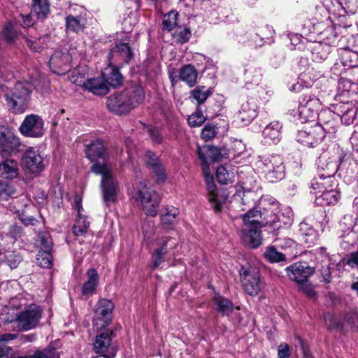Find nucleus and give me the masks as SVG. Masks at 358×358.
Segmentation results:
<instances>
[{
	"label": "nucleus",
	"instance_id": "09e8293b",
	"mask_svg": "<svg viewBox=\"0 0 358 358\" xmlns=\"http://www.w3.org/2000/svg\"><path fill=\"white\" fill-rule=\"evenodd\" d=\"M264 256L271 263L280 262L285 259V255L278 252L274 247L267 248L264 252Z\"/></svg>",
	"mask_w": 358,
	"mask_h": 358
},
{
	"label": "nucleus",
	"instance_id": "0e129e2a",
	"mask_svg": "<svg viewBox=\"0 0 358 358\" xmlns=\"http://www.w3.org/2000/svg\"><path fill=\"white\" fill-rule=\"evenodd\" d=\"M345 264L351 268L358 266V250L350 253Z\"/></svg>",
	"mask_w": 358,
	"mask_h": 358
},
{
	"label": "nucleus",
	"instance_id": "58836bf2",
	"mask_svg": "<svg viewBox=\"0 0 358 358\" xmlns=\"http://www.w3.org/2000/svg\"><path fill=\"white\" fill-rule=\"evenodd\" d=\"M178 13L172 10L163 16L162 29L164 31H171L177 24Z\"/></svg>",
	"mask_w": 358,
	"mask_h": 358
},
{
	"label": "nucleus",
	"instance_id": "1a4fd4ad",
	"mask_svg": "<svg viewBox=\"0 0 358 358\" xmlns=\"http://www.w3.org/2000/svg\"><path fill=\"white\" fill-rule=\"evenodd\" d=\"M325 8V17L331 14L338 17H344L345 14H355L358 10V0H320Z\"/></svg>",
	"mask_w": 358,
	"mask_h": 358
},
{
	"label": "nucleus",
	"instance_id": "2eb2a0df",
	"mask_svg": "<svg viewBox=\"0 0 358 358\" xmlns=\"http://www.w3.org/2000/svg\"><path fill=\"white\" fill-rule=\"evenodd\" d=\"M112 334L113 332L107 329L96 336L93 346L99 355L93 358H113L115 355L116 349L111 345Z\"/></svg>",
	"mask_w": 358,
	"mask_h": 358
},
{
	"label": "nucleus",
	"instance_id": "2f4dec72",
	"mask_svg": "<svg viewBox=\"0 0 358 358\" xmlns=\"http://www.w3.org/2000/svg\"><path fill=\"white\" fill-rule=\"evenodd\" d=\"M85 19L81 15H68L66 17V30L68 32L79 33L83 31L85 25Z\"/></svg>",
	"mask_w": 358,
	"mask_h": 358
},
{
	"label": "nucleus",
	"instance_id": "c9c22d12",
	"mask_svg": "<svg viewBox=\"0 0 358 358\" xmlns=\"http://www.w3.org/2000/svg\"><path fill=\"white\" fill-rule=\"evenodd\" d=\"M49 3L48 0H33L32 13L38 18L43 19L49 13Z\"/></svg>",
	"mask_w": 358,
	"mask_h": 358
},
{
	"label": "nucleus",
	"instance_id": "9d476101",
	"mask_svg": "<svg viewBox=\"0 0 358 358\" xmlns=\"http://www.w3.org/2000/svg\"><path fill=\"white\" fill-rule=\"evenodd\" d=\"M240 276L245 292L250 296L257 295L264 287V282L255 268L242 266Z\"/></svg>",
	"mask_w": 358,
	"mask_h": 358
},
{
	"label": "nucleus",
	"instance_id": "72a5a7b5",
	"mask_svg": "<svg viewBox=\"0 0 358 358\" xmlns=\"http://www.w3.org/2000/svg\"><path fill=\"white\" fill-rule=\"evenodd\" d=\"M213 301L216 305L217 311L223 315L230 317L231 314L233 313L234 307L229 299L221 296H215L213 299Z\"/></svg>",
	"mask_w": 358,
	"mask_h": 358
},
{
	"label": "nucleus",
	"instance_id": "e2e57ef3",
	"mask_svg": "<svg viewBox=\"0 0 358 358\" xmlns=\"http://www.w3.org/2000/svg\"><path fill=\"white\" fill-rule=\"evenodd\" d=\"M278 358H289L290 350H289V347L287 344L281 343L278 346Z\"/></svg>",
	"mask_w": 358,
	"mask_h": 358
},
{
	"label": "nucleus",
	"instance_id": "4be33fe9",
	"mask_svg": "<svg viewBox=\"0 0 358 358\" xmlns=\"http://www.w3.org/2000/svg\"><path fill=\"white\" fill-rule=\"evenodd\" d=\"M281 127L278 122H273L268 124L262 131V143L269 145L277 144L280 140Z\"/></svg>",
	"mask_w": 358,
	"mask_h": 358
},
{
	"label": "nucleus",
	"instance_id": "f3484780",
	"mask_svg": "<svg viewBox=\"0 0 358 358\" xmlns=\"http://www.w3.org/2000/svg\"><path fill=\"white\" fill-rule=\"evenodd\" d=\"M19 130L26 137H41L45 131L44 121L38 115H27L20 126Z\"/></svg>",
	"mask_w": 358,
	"mask_h": 358
},
{
	"label": "nucleus",
	"instance_id": "20e7f679",
	"mask_svg": "<svg viewBox=\"0 0 358 358\" xmlns=\"http://www.w3.org/2000/svg\"><path fill=\"white\" fill-rule=\"evenodd\" d=\"M317 11H320V14L324 20H321L319 22V19L315 17L318 22L317 24H315V29L317 32V39L315 40V42H317L320 45L322 43L326 44L327 45H334L338 37V31L337 29H340L341 27L347 28L351 26L350 24H342V21L338 24V27L336 28V24L333 22L330 15L328 14L326 17L324 15L325 8H322L320 5H317L316 7Z\"/></svg>",
	"mask_w": 358,
	"mask_h": 358
},
{
	"label": "nucleus",
	"instance_id": "cd10ccee",
	"mask_svg": "<svg viewBox=\"0 0 358 358\" xmlns=\"http://www.w3.org/2000/svg\"><path fill=\"white\" fill-rule=\"evenodd\" d=\"M273 220H276L275 224H268L274 229H278L282 226L290 225L293 220V213L289 208H285L282 211L279 210L273 213Z\"/></svg>",
	"mask_w": 358,
	"mask_h": 358
},
{
	"label": "nucleus",
	"instance_id": "473e14b6",
	"mask_svg": "<svg viewBox=\"0 0 358 358\" xmlns=\"http://www.w3.org/2000/svg\"><path fill=\"white\" fill-rule=\"evenodd\" d=\"M313 103L310 96H305L299 107V115L306 122L311 121L313 117Z\"/></svg>",
	"mask_w": 358,
	"mask_h": 358
},
{
	"label": "nucleus",
	"instance_id": "680f3d73",
	"mask_svg": "<svg viewBox=\"0 0 358 358\" xmlns=\"http://www.w3.org/2000/svg\"><path fill=\"white\" fill-rule=\"evenodd\" d=\"M18 23L24 28L31 27L34 22L31 15H20V18L17 20Z\"/></svg>",
	"mask_w": 358,
	"mask_h": 358
},
{
	"label": "nucleus",
	"instance_id": "412c9836",
	"mask_svg": "<svg viewBox=\"0 0 358 358\" xmlns=\"http://www.w3.org/2000/svg\"><path fill=\"white\" fill-rule=\"evenodd\" d=\"M133 56L134 53L127 43L116 42L115 46L108 55V61L110 64L115 63L117 65H121L128 64Z\"/></svg>",
	"mask_w": 358,
	"mask_h": 358
},
{
	"label": "nucleus",
	"instance_id": "49530a36",
	"mask_svg": "<svg viewBox=\"0 0 358 358\" xmlns=\"http://www.w3.org/2000/svg\"><path fill=\"white\" fill-rule=\"evenodd\" d=\"M209 95V90L204 86L198 87L191 92V97L194 99L199 104L203 103Z\"/></svg>",
	"mask_w": 358,
	"mask_h": 358
},
{
	"label": "nucleus",
	"instance_id": "37998d69",
	"mask_svg": "<svg viewBox=\"0 0 358 358\" xmlns=\"http://www.w3.org/2000/svg\"><path fill=\"white\" fill-rule=\"evenodd\" d=\"M344 326L354 332H358V313L352 311L346 313L344 318Z\"/></svg>",
	"mask_w": 358,
	"mask_h": 358
},
{
	"label": "nucleus",
	"instance_id": "c756f323",
	"mask_svg": "<svg viewBox=\"0 0 358 358\" xmlns=\"http://www.w3.org/2000/svg\"><path fill=\"white\" fill-rule=\"evenodd\" d=\"M257 115V106L254 102L246 101L241 106L238 118L244 124H248Z\"/></svg>",
	"mask_w": 358,
	"mask_h": 358
},
{
	"label": "nucleus",
	"instance_id": "de8ad7c7",
	"mask_svg": "<svg viewBox=\"0 0 358 358\" xmlns=\"http://www.w3.org/2000/svg\"><path fill=\"white\" fill-rule=\"evenodd\" d=\"M37 243L40 250H52V242L50 234L47 232H41L38 234Z\"/></svg>",
	"mask_w": 358,
	"mask_h": 358
},
{
	"label": "nucleus",
	"instance_id": "bf43d9fd",
	"mask_svg": "<svg viewBox=\"0 0 358 358\" xmlns=\"http://www.w3.org/2000/svg\"><path fill=\"white\" fill-rule=\"evenodd\" d=\"M13 212L18 215L20 220L26 225H34L37 220L32 216L24 217L23 215V210L20 208H16L15 207ZM13 210V209L11 210Z\"/></svg>",
	"mask_w": 358,
	"mask_h": 358
},
{
	"label": "nucleus",
	"instance_id": "79ce46f5",
	"mask_svg": "<svg viewBox=\"0 0 358 358\" xmlns=\"http://www.w3.org/2000/svg\"><path fill=\"white\" fill-rule=\"evenodd\" d=\"M299 231L303 237L304 242L307 243L313 242V229L311 225V220L309 222L307 220L302 221L299 224Z\"/></svg>",
	"mask_w": 358,
	"mask_h": 358
},
{
	"label": "nucleus",
	"instance_id": "ea45409f",
	"mask_svg": "<svg viewBox=\"0 0 358 358\" xmlns=\"http://www.w3.org/2000/svg\"><path fill=\"white\" fill-rule=\"evenodd\" d=\"M90 226V222L83 214L78 215V218L73 227V233L76 236H81L85 233Z\"/></svg>",
	"mask_w": 358,
	"mask_h": 358
},
{
	"label": "nucleus",
	"instance_id": "7ed1b4c3",
	"mask_svg": "<svg viewBox=\"0 0 358 358\" xmlns=\"http://www.w3.org/2000/svg\"><path fill=\"white\" fill-rule=\"evenodd\" d=\"M144 92L141 87L134 86L122 92H117L107 99L108 108L117 115L128 113L143 100Z\"/></svg>",
	"mask_w": 358,
	"mask_h": 358
},
{
	"label": "nucleus",
	"instance_id": "dca6fc26",
	"mask_svg": "<svg viewBox=\"0 0 358 358\" xmlns=\"http://www.w3.org/2000/svg\"><path fill=\"white\" fill-rule=\"evenodd\" d=\"M74 55V52L69 53L66 48L55 51L50 59L51 71L57 75H64L69 72Z\"/></svg>",
	"mask_w": 358,
	"mask_h": 358
},
{
	"label": "nucleus",
	"instance_id": "c85d7f7f",
	"mask_svg": "<svg viewBox=\"0 0 358 358\" xmlns=\"http://www.w3.org/2000/svg\"><path fill=\"white\" fill-rule=\"evenodd\" d=\"M179 210L174 207H168L165 213L162 214L160 222L162 227L165 229H171L178 223V216L179 215Z\"/></svg>",
	"mask_w": 358,
	"mask_h": 358
},
{
	"label": "nucleus",
	"instance_id": "a19ab883",
	"mask_svg": "<svg viewBox=\"0 0 358 358\" xmlns=\"http://www.w3.org/2000/svg\"><path fill=\"white\" fill-rule=\"evenodd\" d=\"M52 250H40L36 256L37 264L43 268H49L52 265Z\"/></svg>",
	"mask_w": 358,
	"mask_h": 358
},
{
	"label": "nucleus",
	"instance_id": "e433bc0d",
	"mask_svg": "<svg viewBox=\"0 0 358 358\" xmlns=\"http://www.w3.org/2000/svg\"><path fill=\"white\" fill-rule=\"evenodd\" d=\"M229 166L227 165L220 166L216 171V178L218 182L221 184H228L231 182L234 177V173L229 169Z\"/></svg>",
	"mask_w": 358,
	"mask_h": 358
},
{
	"label": "nucleus",
	"instance_id": "393cba45",
	"mask_svg": "<svg viewBox=\"0 0 358 358\" xmlns=\"http://www.w3.org/2000/svg\"><path fill=\"white\" fill-rule=\"evenodd\" d=\"M197 155L202 162V168L206 165L208 166V159L211 162L219 160L222 156L219 148L213 146H205L198 148Z\"/></svg>",
	"mask_w": 358,
	"mask_h": 358
},
{
	"label": "nucleus",
	"instance_id": "6e6552de",
	"mask_svg": "<svg viewBox=\"0 0 358 358\" xmlns=\"http://www.w3.org/2000/svg\"><path fill=\"white\" fill-rule=\"evenodd\" d=\"M149 182L146 180L139 182L137 191L134 195L135 199L141 202L143 210L148 215L155 217L158 212L159 200L152 194Z\"/></svg>",
	"mask_w": 358,
	"mask_h": 358
},
{
	"label": "nucleus",
	"instance_id": "f257e3e1",
	"mask_svg": "<svg viewBox=\"0 0 358 358\" xmlns=\"http://www.w3.org/2000/svg\"><path fill=\"white\" fill-rule=\"evenodd\" d=\"M279 210V203L270 196H263L257 207L241 215L243 220L242 238L245 244L256 248L262 244L261 229L268 224H275L273 213Z\"/></svg>",
	"mask_w": 358,
	"mask_h": 358
},
{
	"label": "nucleus",
	"instance_id": "13d9d810",
	"mask_svg": "<svg viewBox=\"0 0 358 358\" xmlns=\"http://www.w3.org/2000/svg\"><path fill=\"white\" fill-rule=\"evenodd\" d=\"M43 39L44 41L45 38H26V42L27 46L29 47V48L34 51V52H39L43 48L42 44L41 43V40Z\"/></svg>",
	"mask_w": 358,
	"mask_h": 358
},
{
	"label": "nucleus",
	"instance_id": "b1692460",
	"mask_svg": "<svg viewBox=\"0 0 358 358\" xmlns=\"http://www.w3.org/2000/svg\"><path fill=\"white\" fill-rule=\"evenodd\" d=\"M115 63L109 62L107 67L101 71V76L109 84V87H117L122 83V77L120 71L115 67Z\"/></svg>",
	"mask_w": 358,
	"mask_h": 358
},
{
	"label": "nucleus",
	"instance_id": "ddd939ff",
	"mask_svg": "<svg viewBox=\"0 0 358 358\" xmlns=\"http://www.w3.org/2000/svg\"><path fill=\"white\" fill-rule=\"evenodd\" d=\"M19 138L8 128L0 126V155L8 157L20 152Z\"/></svg>",
	"mask_w": 358,
	"mask_h": 358
},
{
	"label": "nucleus",
	"instance_id": "4d7b16f0",
	"mask_svg": "<svg viewBox=\"0 0 358 358\" xmlns=\"http://www.w3.org/2000/svg\"><path fill=\"white\" fill-rule=\"evenodd\" d=\"M312 71L313 69L311 68L308 72H303L299 75V80L301 82V84H303L305 88H310L313 85Z\"/></svg>",
	"mask_w": 358,
	"mask_h": 358
},
{
	"label": "nucleus",
	"instance_id": "f704fd0d",
	"mask_svg": "<svg viewBox=\"0 0 358 358\" xmlns=\"http://www.w3.org/2000/svg\"><path fill=\"white\" fill-rule=\"evenodd\" d=\"M142 234L143 242L147 245H152L155 238V225L153 222L148 221L144 222L142 226Z\"/></svg>",
	"mask_w": 358,
	"mask_h": 358
},
{
	"label": "nucleus",
	"instance_id": "603ef678",
	"mask_svg": "<svg viewBox=\"0 0 358 358\" xmlns=\"http://www.w3.org/2000/svg\"><path fill=\"white\" fill-rule=\"evenodd\" d=\"M154 176L156 178L157 183L164 182L166 178V171L162 165L159 163L155 164V165L150 167Z\"/></svg>",
	"mask_w": 358,
	"mask_h": 358
},
{
	"label": "nucleus",
	"instance_id": "7c9ffc66",
	"mask_svg": "<svg viewBox=\"0 0 358 358\" xmlns=\"http://www.w3.org/2000/svg\"><path fill=\"white\" fill-rule=\"evenodd\" d=\"M197 76V71L191 64L184 66L179 71V79L185 82L190 87L196 84Z\"/></svg>",
	"mask_w": 358,
	"mask_h": 358
},
{
	"label": "nucleus",
	"instance_id": "6ab92c4d",
	"mask_svg": "<svg viewBox=\"0 0 358 358\" xmlns=\"http://www.w3.org/2000/svg\"><path fill=\"white\" fill-rule=\"evenodd\" d=\"M41 309L36 304H31L22 311L17 317L18 327L22 330L34 328L41 318Z\"/></svg>",
	"mask_w": 358,
	"mask_h": 358
},
{
	"label": "nucleus",
	"instance_id": "a878e982",
	"mask_svg": "<svg viewBox=\"0 0 358 358\" xmlns=\"http://www.w3.org/2000/svg\"><path fill=\"white\" fill-rule=\"evenodd\" d=\"M18 164L13 159H6L0 162V177L5 179L15 178L19 173Z\"/></svg>",
	"mask_w": 358,
	"mask_h": 358
},
{
	"label": "nucleus",
	"instance_id": "0eeeda50",
	"mask_svg": "<svg viewBox=\"0 0 358 358\" xmlns=\"http://www.w3.org/2000/svg\"><path fill=\"white\" fill-rule=\"evenodd\" d=\"M31 87L28 83L17 82L12 91L6 94L8 104L15 113H22L27 108Z\"/></svg>",
	"mask_w": 358,
	"mask_h": 358
},
{
	"label": "nucleus",
	"instance_id": "9b49d317",
	"mask_svg": "<svg viewBox=\"0 0 358 358\" xmlns=\"http://www.w3.org/2000/svg\"><path fill=\"white\" fill-rule=\"evenodd\" d=\"M178 244L176 238L171 236H157L153 243L155 248L152 253V268H157L164 261V257L170 250L174 249Z\"/></svg>",
	"mask_w": 358,
	"mask_h": 358
},
{
	"label": "nucleus",
	"instance_id": "c03bdc74",
	"mask_svg": "<svg viewBox=\"0 0 358 358\" xmlns=\"http://www.w3.org/2000/svg\"><path fill=\"white\" fill-rule=\"evenodd\" d=\"M191 36V31L189 28L178 27H176L173 37L176 42L179 43H184L189 41Z\"/></svg>",
	"mask_w": 358,
	"mask_h": 358
},
{
	"label": "nucleus",
	"instance_id": "338daca9",
	"mask_svg": "<svg viewBox=\"0 0 358 358\" xmlns=\"http://www.w3.org/2000/svg\"><path fill=\"white\" fill-rule=\"evenodd\" d=\"M241 203L243 206H245V203L244 202L243 199L241 197L240 194H236L234 196L233 199L231 201V204L233 207H237V206Z\"/></svg>",
	"mask_w": 358,
	"mask_h": 358
},
{
	"label": "nucleus",
	"instance_id": "774afa93",
	"mask_svg": "<svg viewBox=\"0 0 358 358\" xmlns=\"http://www.w3.org/2000/svg\"><path fill=\"white\" fill-rule=\"evenodd\" d=\"M255 180H252L251 179L247 180L246 181L242 182V188L244 192H250L252 189H253L252 184L255 182Z\"/></svg>",
	"mask_w": 358,
	"mask_h": 358
},
{
	"label": "nucleus",
	"instance_id": "aec40b11",
	"mask_svg": "<svg viewBox=\"0 0 358 358\" xmlns=\"http://www.w3.org/2000/svg\"><path fill=\"white\" fill-rule=\"evenodd\" d=\"M202 169L206 183L208 199L214 210L216 212H218L222 209V204L225 201V199L222 195H220L217 192L216 186L213 182V177L210 171L209 167L205 165Z\"/></svg>",
	"mask_w": 358,
	"mask_h": 358
},
{
	"label": "nucleus",
	"instance_id": "a18cd8bd",
	"mask_svg": "<svg viewBox=\"0 0 358 358\" xmlns=\"http://www.w3.org/2000/svg\"><path fill=\"white\" fill-rule=\"evenodd\" d=\"M21 261V256L15 251H6L4 254V262L11 269L17 268Z\"/></svg>",
	"mask_w": 358,
	"mask_h": 358
},
{
	"label": "nucleus",
	"instance_id": "4c0bfd02",
	"mask_svg": "<svg viewBox=\"0 0 358 358\" xmlns=\"http://www.w3.org/2000/svg\"><path fill=\"white\" fill-rule=\"evenodd\" d=\"M296 141L304 146L310 148L313 143L312 127L302 129L298 131Z\"/></svg>",
	"mask_w": 358,
	"mask_h": 358
},
{
	"label": "nucleus",
	"instance_id": "f8f14e48",
	"mask_svg": "<svg viewBox=\"0 0 358 358\" xmlns=\"http://www.w3.org/2000/svg\"><path fill=\"white\" fill-rule=\"evenodd\" d=\"M113 303L111 301L101 299L96 303L93 320L94 329L99 331L109 325L112 319Z\"/></svg>",
	"mask_w": 358,
	"mask_h": 358
},
{
	"label": "nucleus",
	"instance_id": "3c124183",
	"mask_svg": "<svg viewBox=\"0 0 358 358\" xmlns=\"http://www.w3.org/2000/svg\"><path fill=\"white\" fill-rule=\"evenodd\" d=\"M257 94L259 100L265 103L271 98L273 94V91L266 85H260L257 88Z\"/></svg>",
	"mask_w": 358,
	"mask_h": 358
},
{
	"label": "nucleus",
	"instance_id": "5701e85b",
	"mask_svg": "<svg viewBox=\"0 0 358 358\" xmlns=\"http://www.w3.org/2000/svg\"><path fill=\"white\" fill-rule=\"evenodd\" d=\"M86 276L87 280L82 286L81 292L83 296L89 298L95 293L99 277L98 273L94 268L89 269L86 273Z\"/></svg>",
	"mask_w": 358,
	"mask_h": 358
},
{
	"label": "nucleus",
	"instance_id": "8fccbe9b",
	"mask_svg": "<svg viewBox=\"0 0 358 358\" xmlns=\"http://www.w3.org/2000/svg\"><path fill=\"white\" fill-rule=\"evenodd\" d=\"M15 194V189L7 182L0 181V200H8Z\"/></svg>",
	"mask_w": 358,
	"mask_h": 358
},
{
	"label": "nucleus",
	"instance_id": "5fc2aeb1",
	"mask_svg": "<svg viewBox=\"0 0 358 358\" xmlns=\"http://www.w3.org/2000/svg\"><path fill=\"white\" fill-rule=\"evenodd\" d=\"M206 120V117L202 114L201 111L197 110L191 115L187 121L190 127H200Z\"/></svg>",
	"mask_w": 358,
	"mask_h": 358
},
{
	"label": "nucleus",
	"instance_id": "a211bd4d",
	"mask_svg": "<svg viewBox=\"0 0 358 358\" xmlns=\"http://www.w3.org/2000/svg\"><path fill=\"white\" fill-rule=\"evenodd\" d=\"M22 162L25 169L34 174L42 172L45 167V162L38 149L29 148L24 152Z\"/></svg>",
	"mask_w": 358,
	"mask_h": 358
},
{
	"label": "nucleus",
	"instance_id": "052dcab7",
	"mask_svg": "<svg viewBox=\"0 0 358 358\" xmlns=\"http://www.w3.org/2000/svg\"><path fill=\"white\" fill-rule=\"evenodd\" d=\"M148 132L154 143H161L162 142L163 137L162 136L159 130L157 128L149 127Z\"/></svg>",
	"mask_w": 358,
	"mask_h": 358
},
{
	"label": "nucleus",
	"instance_id": "39448f33",
	"mask_svg": "<svg viewBox=\"0 0 358 358\" xmlns=\"http://www.w3.org/2000/svg\"><path fill=\"white\" fill-rule=\"evenodd\" d=\"M313 271L306 262L295 263L287 268V274L289 278L299 285L300 290L306 295L313 296V285L308 282V277Z\"/></svg>",
	"mask_w": 358,
	"mask_h": 358
},
{
	"label": "nucleus",
	"instance_id": "bb28decb",
	"mask_svg": "<svg viewBox=\"0 0 358 358\" xmlns=\"http://www.w3.org/2000/svg\"><path fill=\"white\" fill-rule=\"evenodd\" d=\"M316 259L321 262L322 269L320 271L321 275L323 281L329 282L331 281V269L329 267L331 258L326 252V249L320 248V250L316 254Z\"/></svg>",
	"mask_w": 358,
	"mask_h": 358
},
{
	"label": "nucleus",
	"instance_id": "423d86ee",
	"mask_svg": "<svg viewBox=\"0 0 358 358\" xmlns=\"http://www.w3.org/2000/svg\"><path fill=\"white\" fill-rule=\"evenodd\" d=\"M257 168L264 174L267 180L277 182L285 176V166L280 155H273L258 161Z\"/></svg>",
	"mask_w": 358,
	"mask_h": 358
},
{
	"label": "nucleus",
	"instance_id": "69168bd1",
	"mask_svg": "<svg viewBox=\"0 0 358 358\" xmlns=\"http://www.w3.org/2000/svg\"><path fill=\"white\" fill-rule=\"evenodd\" d=\"M145 160L150 167H152L155 164H158V159L156 155L150 151L146 152L145 155Z\"/></svg>",
	"mask_w": 358,
	"mask_h": 358
},
{
	"label": "nucleus",
	"instance_id": "864d4df0",
	"mask_svg": "<svg viewBox=\"0 0 358 358\" xmlns=\"http://www.w3.org/2000/svg\"><path fill=\"white\" fill-rule=\"evenodd\" d=\"M217 133L216 127L213 124H206L201 131V138L205 141L213 138Z\"/></svg>",
	"mask_w": 358,
	"mask_h": 358
},
{
	"label": "nucleus",
	"instance_id": "f03ea898",
	"mask_svg": "<svg viewBox=\"0 0 358 358\" xmlns=\"http://www.w3.org/2000/svg\"><path fill=\"white\" fill-rule=\"evenodd\" d=\"M85 154L94 162L92 166V171L101 176V187L104 201L106 203H114L119 185L103 142L100 140L93 141L87 146Z\"/></svg>",
	"mask_w": 358,
	"mask_h": 358
},
{
	"label": "nucleus",
	"instance_id": "6e6d98bb",
	"mask_svg": "<svg viewBox=\"0 0 358 358\" xmlns=\"http://www.w3.org/2000/svg\"><path fill=\"white\" fill-rule=\"evenodd\" d=\"M3 33L4 37L8 42L13 41L18 35L17 31L11 22H8L6 24Z\"/></svg>",
	"mask_w": 358,
	"mask_h": 358
},
{
	"label": "nucleus",
	"instance_id": "4468645a",
	"mask_svg": "<svg viewBox=\"0 0 358 358\" xmlns=\"http://www.w3.org/2000/svg\"><path fill=\"white\" fill-rule=\"evenodd\" d=\"M71 81L96 96L105 95L110 90L109 84L101 76L85 80L79 75L73 74Z\"/></svg>",
	"mask_w": 358,
	"mask_h": 358
}]
</instances>
